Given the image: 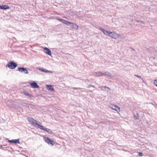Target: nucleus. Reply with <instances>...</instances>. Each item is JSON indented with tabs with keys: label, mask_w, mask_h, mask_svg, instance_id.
Here are the masks:
<instances>
[{
	"label": "nucleus",
	"mask_w": 157,
	"mask_h": 157,
	"mask_svg": "<svg viewBox=\"0 0 157 157\" xmlns=\"http://www.w3.org/2000/svg\"><path fill=\"white\" fill-rule=\"evenodd\" d=\"M105 88H108V87H106V86H105Z\"/></svg>",
	"instance_id": "bb28decb"
},
{
	"label": "nucleus",
	"mask_w": 157,
	"mask_h": 157,
	"mask_svg": "<svg viewBox=\"0 0 157 157\" xmlns=\"http://www.w3.org/2000/svg\"><path fill=\"white\" fill-rule=\"evenodd\" d=\"M95 87L94 86L90 85H89V86H88V88H90V87Z\"/></svg>",
	"instance_id": "5701e85b"
},
{
	"label": "nucleus",
	"mask_w": 157,
	"mask_h": 157,
	"mask_svg": "<svg viewBox=\"0 0 157 157\" xmlns=\"http://www.w3.org/2000/svg\"><path fill=\"white\" fill-rule=\"evenodd\" d=\"M50 144L53 146L55 142L53 140L50 139Z\"/></svg>",
	"instance_id": "dca6fc26"
},
{
	"label": "nucleus",
	"mask_w": 157,
	"mask_h": 157,
	"mask_svg": "<svg viewBox=\"0 0 157 157\" xmlns=\"http://www.w3.org/2000/svg\"><path fill=\"white\" fill-rule=\"evenodd\" d=\"M44 50H46L47 51L46 53L48 55H49V48L46 47H45L44 48Z\"/></svg>",
	"instance_id": "2eb2a0df"
},
{
	"label": "nucleus",
	"mask_w": 157,
	"mask_h": 157,
	"mask_svg": "<svg viewBox=\"0 0 157 157\" xmlns=\"http://www.w3.org/2000/svg\"><path fill=\"white\" fill-rule=\"evenodd\" d=\"M154 83L157 86V79L155 80L154 81Z\"/></svg>",
	"instance_id": "aec40b11"
},
{
	"label": "nucleus",
	"mask_w": 157,
	"mask_h": 157,
	"mask_svg": "<svg viewBox=\"0 0 157 157\" xmlns=\"http://www.w3.org/2000/svg\"><path fill=\"white\" fill-rule=\"evenodd\" d=\"M46 86L47 89L49 90V85H46Z\"/></svg>",
	"instance_id": "412c9836"
},
{
	"label": "nucleus",
	"mask_w": 157,
	"mask_h": 157,
	"mask_svg": "<svg viewBox=\"0 0 157 157\" xmlns=\"http://www.w3.org/2000/svg\"><path fill=\"white\" fill-rule=\"evenodd\" d=\"M27 120L31 124H33L35 126L36 125L35 124L37 123L38 122L35 120L33 118L30 117H28L27 118Z\"/></svg>",
	"instance_id": "20e7f679"
},
{
	"label": "nucleus",
	"mask_w": 157,
	"mask_h": 157,
	"mask_svg": "<svg viewBox=\"0 0 157 157\" xmlns=\"http://www.w3.org/2000/svg\"><path fill=\"white\" fill-rule=\"evenodd\" d=\"M100 29L101 30V31L102 32H103V31H104V29H102V28H100Z\"/></svg>",
	"instance_id": "b1692460"
},
{
	"label": "nucleus",
	"mask_w": 157,
	"mask_h": 157,
	"mask_svg": "<svg viewBox=\"0 0 157 157\" xmlns=\"http://www.w3.org/2000/svg\"><path fill=\"white\" fill-rule=\"evenodd\" d=\"M103 32L104 33V34H106V33H108L109 34V32H108L107 31L105 30V29L104 30V31H103Z\"/></svg>",
	"instance_id": "a211bd4d"
},
{
	"label": "nucleus",
	"mask_w": 157,
	"mask_h": 157,
	"mask_svg": "<svg viewBox=\"0 0 157 157\" xmlns=\"http://www.w3.org/2000/svg\"><path fill=\"white\" fill-rule=\"evenodd\" d=\"M37 69L42 72L45 73H49V71L44 69L43 68L37 67Z\"/></svg>",
	"instance_id": "9d476101"
},
{
	"label": "nucleus",
	"mask_w": 157,
	"mask_h": 157,
	"mask_svg": "<svg viewBox=\"0 0 157 157\" xmlns=\"http://www.w3.org/2000/svg\"><path fill=\"white\" fill-rule=\"evenodd\" d=\"M50 90L52 91H54V89L53 88V86L50 85Z\"/></svg>",
	"instance_id": "f3484780"
},
{
	"label": "nucleus",
	"mask_w": 157,
	"mask_h": 157,
	"mask_svg": "<svg viewBox=\"0 0 157 157\" xmlns=\"http://www.w3.org/2000/svg\"><path fill=\"white\" fill-rule=\"evenodd\" d=\"M40 122L38 121L37 123L36 124L35 127L37 128H40L42 130H45L47 132H49V129L47 128H45L42 125H40Z\"/></svg>",
	"instance_id": "f03ea898"
},
{
	"label": "nucleus",
	"mask_w": 157,
	"mask_h": 157,
	"mask_svg": "<svg viewBox=\"0 0 157 157\" xmlns=\"http://www.w3.org/2000/svg\"><path fill=\"white\" fill-rule=\"evenodd\" d=\"M71 25V26L72 29H78V25L74 23L70 22V23H69V25Z\"/></svg>",
	"instance_id": "6e6552de"
},
{
	"label": "nucleus",
	"mask_w": 157,
	"mask_h": 157,
	"mask_svg": "<svg viewBox=\"0 0 157 157\" xmlns=\"http://www.w3.org/2000/svg\"><path fill=\"white\" fill-rule=\"evenodd\" d=\"M108 35L110 36L115 39H116L118 37V35L115 33L109 32Z\"/></svg>",
	"instance_id": "423d86ee"
},
{
	"label": "nucleus",
	"mask_w": 157,
	"mask_h": 157,
	"mask_svg": "<svg viewBox=\"0 0 157 157\" xmlns=\"http://www.w3.org/2000/svg\"><path fill=\"white\" fill-rule=\"evenodd\" d=\"M24 94L25 95L27 96H28L30 98H32L33 97V96L31 94L29 93L28 92L26 91H25L24 92Z\"/></svg>",
	"instance_id": "f8f14e48"
},
{
	"label": "nucleus",
	"mask_w": 157,
	"mask_h": 157,
	"mask_svg": "<svg viewBox=\"0 0 157 157\" xmlns=\"http://www.w3.org/2000/svg\"><path fill=\"white\" fill-rule=\"evenodd\" d=\"M10 8V7L7 5H0V9L1 10H7Z\"/></svg>",
	"instance_id": "1a4fd4ad"
},
{
	"label": "nucleus",
	"mask_w": 157,
	"mask_h": 157,
	"mask_svg": "<svg viewBox=\"0 0 157 157\" xmlns=\"http://www.w3.org/2000/svg\"><path fill=\"white\" fill-rule=\"evenodd\" d=\"M29 84L30 85L31 87L33 88H39V86L37 84V83L35 81H33L32 82H29Z\"/></svg>",
	"instance_id": "7ed1b4c3"
},
{
	"label": "nucleus",
	"mask_w": 157,
	"mask_h": 157,
	"mask_svg": "<svg viewBox=\"0 0 157 157\" xmlns=\"http://www.w3.org/2000/svg\"><path fill=\"white\" fill-rule=\"evenodd\" d=\"M49 55H50V56H51V51H50V54H49Z\"/></svg>",
	"instance_id": "a878e982"
},
{
	"label": "nucleus",
	"mask_w": 157,
	"mask_h": 157,
	"mask_svg": "<svg viewBox=\"0 0 157 157\" xmlns=\"http://www.w3.org/2000/svg\"><path fill=\"white\" fill-rule=\"evenodd\" d=\"M17 66L16 63L13 61H10L6 65V67H8L10 69H14Z\"/></svg>",
	"instance_id": "f257e3e1"
},
{
	"label": "nucleus",
	"mask_w": 157,
	"mask_h": 157,
	"mask_svg": "<svg viewBox=\"0 0 157 157\" xmlns=\"http://www.w3.org/2000/svg\"><path fill=\"white\" fill-rule=\"evenodd\" d=\"M99 75H97V76H101L102 75H106V74H105V73H99Z\"/></svg>",
	"instance_id": "6ab92c4d"
},
{
	"label": "nucleus",
	"mask_w": 157,
	"mask_h": 157,
	"mask_svg": "<svg viewBox=\"0 0 157 157\" xmlns=\"http://www.w3.org/2000/svg\"><path fill=\"white\" fill-rule=\"evenodd\" d=\"M18 70L21 72H24L25 74H28L29 73V72L26 68L24 67H18Z\"/></svg>",
	"instance_id": "39448f33"
},
{
	"label": "nucleus",
	"mask_w": 157,
	"mask_h": 157,
	"mask_svg": "<svg viewBox=\"0 0 157 157\" xmlns=\"http://www.w3.org/2000/svg\"><path fill=\"white\" fill-rule=\"evenodd\" d=\"M8 141L9 142H10L11 143H14V144H20V142L19 141V139H17L14 140H8Z\"/></svg>",
	"instance_id": "0eeeda50"
},
{
	"label": "nucleus",
	"mask_w": 157,
	"mask_h": 157,
	"mask_svg": "<svg viewBox=\"0 0 157 157\" xmlns=\"http://www.w3.org/2000/svg\"><path fill=\"white\" fill-rule=\"evenodd\" d=\"M43 137L45 141L48 144H49V138L46 137L45 136H44Z\"/></svg>",
	"instance_id": "4468645a"
},
{
	"label": "nucleus",
	"mask_w": 157,
	"mask_h": 157,
	"mask_svg": "<svg viewBox=\"0 0 157 157\" xmlns=\"http://www.w3.org/2000/svg\"><path fill=\"white\" fill-rule=\"evenodd\" d=\"M112 108L113 109L116 110L117 112H119L120 111L119 107L116 105H113L112 107Z\"/></svg>",
	"instance_id": "ddd939ff"
},
{
	"label": "nucleus",
	"mask_w": 157,
	"mask_h": 157,
	"mask_svg": "<svg viewBox=\"0 0 157 157\" xmlns=\"http://www.w3.org/2000/svg\"><path fill=\"white\" fill-rule=\"evenodd\" d=\"M139 156H141L143 155V153L141 152H139Z\"/></svg>",
	"instance_id": "4be33fe9"
},
{
	"label": "nucleus",
	"mask_w": 157,
	"mask_h": 157,
	"mask_svg": "<svg viewBox=\"0 0 157 157\" xmlns=\"http://www.w3.org/2000/svg\"><path fill=\"white\" fill-rule=\"evenodd\" d=\"M59 20L61 22H62L64 24H65L67 25H69V23H70V22L67 21L65 20H64L63 19H59Z\"/></svg>",
	"instance_id": "9b49d317"
},
{
	"label": "nucleus",
	"mask_w": 157,
	"mask_h": 157,
	"mask_svg": "<svg viewBox=\"0 0 157 157\" xmlns=\"http://www.w3.org/2000/svg\"><path fill=\"white\" fill-rule=\"evenodd\" d=\"M135 76H136V77H139V78H141V76H139V75H135Z\"/></svg>",
	"instance_id": "393cba45"
}]
</instances>
